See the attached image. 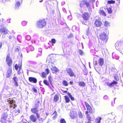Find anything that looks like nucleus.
<instances>
[{"label": "nucleus", "mask_w": 123, "mask_h": 123, "mask_svg": "<svg viewBox=\"0 0 123 123\" xmlns=\"http://www.w3.org/2000/svg\"><path fill=\"white\" fill-rule=\"evenodd\" d=\"M53 54L50 55L47 58L46 63L49 65L51 70L53 73L59 71V70L55 67L54 64L55 60L53 57Z\"/></svg>", "instance_id": "1"}, {"label": "nucleus", "mask_w": 123, "mask_h": 123, "mask_svg": "<svg viewBox=\"0 0 123 123\" xmlns=\"http://www.w3.org/2000/svg\"><path fill=\"white\" fill-rule=\"evenodd\" d=\"M100 39L102 41H99V43L102 45L105 44L107 42L108 37L105 33H101L99 35Z\"/></svg>", "instance_id": "2"}, {"label": "nucleus", "mask_w": 123, "mask_h": 123, "mask_svg": "<svg viewBox=\"0 0 123 123\" xmlns=\"http://www.w3.org/2000/svg\"><path fill=\"white\" fill-rule=\"evenodd\" d=\"M6 100L7 102L9 104L10 107V108H13L14 109L17 107V105H15V100H13L12 98H7Z\"/></svg>", "instance_id": "3"}, {"label": "nucleus", "mask_w": 123, "mask_h": 123, "mask_svg": "<svg viewBox=\"0 0 123 123\" xmlns=\"http://www.w3.org/2000/svg\"><path fill=\"white\" fill-rule=\"evenodd\" d=\"M46 23L44 19L40 20L37 22V26L38 28H42L45 25Z\"/></svg>", "instance_id": "4"}, {"label": "nucleus", "mask_w": 123, "mask_h": 123, "mask_svg": "<svg viewBox=\"0 0 123 123\" xmlns=\"http://www.w3.org/2000/svg\"><path fill=\"white\" fill-rule=\"evenodd\" d=\"M8 117L6 113H3L1 116L0 122L1 123H7V120Z\"/></svg>", "instance_id": "5"}, {"label": "nucleus", "mask_w": 123, "mask_h": 123, "mask_svg": "<svg viewBox=\"0 0 123 123\" xmlns=\"http://www.w3.org/2000/svg\"><path fill=\"white\" fill-rule=\"evenodd\" d=\"M86 5V7H88L90 6V4L89 3L86 2L85 1H82L80 3V6L81 7H83Z\"/></svg>", "instance_id": "6"}, {"label": "nucleus", "mask_w": 123, "mask_h": 123, "mask_svg": "<svg viewBox=\"0 0 123 123\" xmlns=\"http://www.w3.org/2000/svg\"><path fill=\"white\" fill-rule=\"evenodd\" d=\"M117 83V82L116 81H113L111 83H109L108 82H105V85H107L110 87H111L115 85Z\"/></svg>", "instance_id": "7"}, {"label": "nucleus", "mask_w": 123, "mask_h": 123, "mask_svg": "<svg viewBox=\"0 0 123 123\" xmlns=\"http://www.w3.org/2000/svg\"><path fill=\"white\" fill-rule=\"evenodd\" d=\"M67 73L70 77H73L75 76V74L72 70L70 68H68L66 69Z\"/></svg>", "instance_id": "8"}, {"label": "nucleus", "mask_w": 123, "mask_h": 123, "mask_svg": "<svg viewBox=\"0 0 123 123\" xmlns=\"http://www.w3.org/2000/svg\"><path fill=\"white\" fill-rule=\"evenodd\" d=\"M9 31L6 28H2L0 29V33L3 34H7Z\"/></svg>", "instance_id": "9"}, {"label": "nucleus", "mask_w": 123, "mask_h": 123, "mask_svg": "<svg viewBox=\"0 0 123 123\" xmlns=\"http://www.w3.org/2000/svg\"><path fill=\"white\" fill-rule=\"evenodd\" d=\"M86 35L88 36L90 42H92L94 39V37L92 36V33L90 32L88 30L86 32Z\"/></svg>", "instance_id": "10"}, {"label": "nucleus", "mask_w": 123, "mask_h": 123, "mask_svg": "<svg viewBox=\"0 0 123 123\" xmlns=\"http://www.w3.org/2000/svg\"><path fill=\"white\" fill-rule=\"evenodd\" d=\"M6 61L8 65L10 67V65L12 63V61L11 58L9 57V54L7 56Z\"/></svg>", "instance_id": "11"}, {"label": "nucleus", "mask_w": 123, "mask_h": 123, "mask_svg": "<svg viewBox=\"0 0 123 123\" xmlns=\"http://www.w3.org/2000/svg\"><path fill=\"white\" fill-rule=\"evenodd\" d=\"M12 73V67H10L8 68L6 74L7 78H9L11 76Z\"/></svg>", "instance_id": "12"}, {"label": "nucleus", "mask_w": 123, "mask_h": 123, "mask_svg": "<svg viewBox=\"0 0 123 123\" xmlns=\"http://www.w3.org/2000/svg\"><path fill=\"white\" fill-rule=\"evenodd\" d=\"M85 104L87 108V111L89 112L91 114L93 113L92 110L90 105L86 102H85Z\"/></svg>", "instance_id": "13"}, {"label": "nucleus", "mask_w": 123, "mask_h": 123, "mask_svg": "<svg viewBox=\"0 0 123 123\" xmlns=\"http://www.w3.org/2000/svg\"><path fill=\"white\" fill-rule=\"evenodd\" d=\"M70 116L72 119H75L77 116L76 112L74 111H71L70 113Z\"/></svg>", "instance_id": "14"}, {"label": "nucleus", "mask_w": 123, "mask_h": 123, "mask_svg": "<svg viewBox=\"0 0 123 123\" xmlns=\"http://www.w3.org/2000/svg\"><path fill=\"white\" fill-rule=\"evenodd\" d=\"M95 25L97 27H100L102 24V22L99 19L96 20L95 22Z\"/></svg>", "instance_id": "15"}, {"label": "nucleus", "mask_w": 123, "mask_h": 123, "mask_svg": "<svg viewBox=\"0 0 123 123\" xmlns=\"http://www.w3.org/2000/svg\"><path fill=\"white\" fill-rule=\"evenodd\" d=\"M29 80L30 82L34 83H36L37 81L36 78L31 77H29Z\"/></svg>", "instance_id": "16"}, {"label": "nucleus", "mask_w": 123, "mask_h": 123, "mask_svg": "<svg viewBox=\"0 0 123 123\" xmlns=\"http://www.w3.org/2000/svg\"><path fill=\"white\" fill-rule=\"evenodd\" d=\"M38 107L35 106L34 107L31 109V111L33 113H36L38 112Z\"/></svg>", "instance_id": "17"}, {"label": "nucleus", "mask_w": 123, "mask_h": 123, "mask_svg": "<svg viewBox=\"0 0 123 123\" xmlns=\"http://www.w3.org/2000/svg\"><path fill=\"white\" fill-rule=\"evenodd\" d=\"M93 64L94 65V67L95 69L97 72H98V71H99L100 70L99 67V66L98 67V66L97 65V62L96 61L94 62Z\"/></svg>", "instance_id": "18"}, {"label": "nucleus", "mask_w": 123, "mask_h": 123, "mask_svg": "<svg viewBox=\"0 0 123 123\" xmlns=\"http://www.w3.org/2000/svg\"><path fill=\"white\" fill-rule=\"evenodd\" d=\"M89 17V15L88 13H85L83 15V18L85 20H87Z\"/></svg>", "instance_id": "19"}, {"label": "nucleus", "mask_w": 123, "mask_h": 123, "mask_svg": "<svg viewBox=\"0 0 123 123\" xmlns=\"http://www.w3.org/2000/svg\"><path fill=\"white\" fill-rule=\"evenodd\" d=\"M30 118L31 120L33 122H35L37 120L35 116L33 115H31L30 117Z\"/></svg>", "instance_id": "20"}, {"label": "nucleus", "mask_w": 123, "mask_h": 123, "mask_svg": "<svg viewBox=\"0 0 123 123\" xmlns=\"http://www.w3.org/2000/svg\"><path fill=\"white\" fill-rule=\"evenodd\" d=\"M104 63V60L103 58H100L98 60V64L101 66Z\"/></svg>", "instance_id": "21"}, {"label": "nucleus", "mask_w": 123, "mask_h": 123, "mask_svg": "<svg viewBox=\"0 0 123 123\" xmlns=\"http://www.w3.org/2000/svg\"><path fill=\"white\" fill-rule=\"evenodd\" d=\"M112 57L113 59H118L119 58V56L115 54V53H113L112 54Z\"/></svg>", "instance_id": "22"}, {"label": "nucleus", "mask_w": 123, "mask_h": 123, "mask_svg": "<svg viewBox=\"0 0 123 123\" xmlns=\"http://www.w3.org/2000/svg\"><path fill=\"white\" fill-rule=\"evenodd\" d=\"M20 2L19 1H17L15 5V8L16 9H18L19 7L20 6Z\"/></svg>", "instance_id": "23"}, {"label": "nucleus", "mask_w": 123, "mask_h": 123, "mask_svg": "<svg viewBox=\"0 0 123 123\" xmlns=\"http://www.w3.org/2000/svg\"><path fill=\"white\" fill-rule=\"evenodd\" d=\"M50 85L52 86L53 80L51 76L49 75L48 77Z\"/></svg>", "instance_id": "24"}, {"label": "nucleus", "mask_w": 123, "mask_h": 123, "mask_svg": "<svg viewBox=\"0 0 123 123\" xmlns=\"http://www.w3.org/2000/svg\"><path fill=\"white\" fill-rule=\"evenodd\" d=\"M101 119V117H97L95 120L96 123H100Z\"/></svg>", "instance_id": "25"}, {"label": "nucleus", "mask_w": 123, "mask_h": 123, "mask_svg": "<svg viewBox=\"0 0 123 123\" xmlns=\"http://www.w3.org/2000/svg\"><path fill=\"white\" fill-rule=\"evenodd\" d=\"M59 98V97L57 95H55L54 97V101L55 102H56L57 101Z\"/></svg>", "instance_id": "26"}, {"label": "nucleus", "mask_w": 123, "mask_h": 123, "mask_svg": "<svg viewBox=\"0 0 123 123\" xmlns=\"http://www.w3.org/2000/svg\"><path fill=\"white\" fill-rule=\"evenodd\" d=\"M53 116L52 117V118L53 119H55L57 116V112L56 111H55L54 113L53 114Z\"/></svg>", "instance_id": "27"}, {"label": "nucleus", "mask_w": 123, "mask_h": 123, "mask_svg": "<svg viewBox=\"0 0 123 123\" xmlns=\"http://www.w3.org/2000/svg\"><path fill=\"white\" fill-rule=\"evenodd\" d=\"M80 86H85V83L83 82H79L78 83Z\"/></svg>", "instance_id": "28"}, {"label": "nucleus", "mask_w": 123, "mask_h": 123, "mask_svg": "<svg viewBox=\"0 0 123 123\" xmlns=\"http://www.w3.org/2000/svg\"><path fill=\"white\" fill-rule=\"evenodd\" d=\"M65 98V99L66 102V103H68L70 101V100L69 98L67 96H64Z\"/></svg>", "instance_id": "29"}, {"label": "nucleus", "mask_w": 123, "mask_h": 123, "mask_svg": "<svg viewBox=\"0 0 123 123\" xmlns=\"http://www.w3.org/2000/svg\"><path fill=\"white\" fill-rule=\"evenodd\" d=\"M25 38L27 40L29 41L31 39V37L30 36L27 35L25 36Z\"/></svg>", "instance_id": "30"}, {"label": "nucleus", "mask_w": 123, "mask_h": 123, "mask_svg": "<svg viewBox=\"0 0 123 123\" xmlns=\"http://www.w3.org/2000/svg\"><path fill=\"white\" fill-rule=\"evenodd\" d=\"M27 48L29 50L31 51H33L34 49V48L33 46H30L29 47H27Z\"/></svg>", "instance_id": "31"}, {"label": "nucleus", "mask_w": 123, "mask_h": 123, "mask_svg": "<svg viewBox=\"0 0 123 123\" xmlns=\"http://www.w3.org/2000/svg\"><path fill=\"white\" fill-rule=\"evenodd\" d=\"M22 38V37L21 35H18L17 37V39L18 41L19 42H21Z\"/></svg>", "instance_id": "32"}, {"label": "nucleus", "mask_w": 123, "mask_h": 123, "mask_svg": "<svg viewBox=\"0 0 123 123\" xmlns=\"http://www.w3.org/2000/svg\"><path fill=\"white\" fill-rule=\"evenodd\" d=\"M99 13L100 14H101L104 16H106V14L104 12L103 10H99Z\"/></svg>", "instance_id": "33"}, {"label": "nucleus", "mask_w": 123, "mask_h": 123, "mask_svg": "<svg viewBox=\"0 0 123 123\" xmlns=\"http://www.w3.org/2000/svg\"><path fill=\"white\" fill-rule=\"evenodd\" d=\"M121 45L118 44V43H117L115 44V47L117 49H119Z\"/></svg>", "instance_id": "34"}, {"label": "nucleus", "mask_w": 123, "mask_h": 123, "mask_svg": "<svg viewBox=\"0 0 123 123\" xmlns=\"http://www.w3.org/2000/svg\"><path fill=\"white\" fill-rule=\"evenodd\" d=\"M68 95L70 98L73 101L74 100V98L72 97L71 94L69 93H68Z\"/></svg>", "instance_id": "35"}, {"label": "nucleus", "mask_w": 123, "mask_h": 123, "mask_svg": "<svg viewBox=\"0 0 123 123\" xmlns=\"http://www.w3.org/2000/svg\"><path fill=\"white\" fill-rule=\"evenodd\" d=\"M43 82L46 85L49 86V84L48 81L47 80H43Z\"/></svg>", "instance_id": "36"}, {"label": "nucleus", "mask_w": 123, "mask_h": 123, "mask_svg": "<svg viewBox=\"0 0 123 123\" xmlns=\"http://www.w3.org/2000/svg\"><path fill=\"white\" fill-rule=\"evenodd\" d=\"M106 27H108L110 26L109 23L107 21H105L104 23Z\"/></svg>", "instance_id": "37"}, {"label": "nucleus", "mask_w": 123, "mask_h": 123, "mask_svg": "<svg viewBox=\"0 0 123 123\" xmlns=\"http://www.w3.org/2000/svg\"><path fill=\"white\" fill-rule=\"evenodd\" d=\"M22 70L21 68V66H20L19 67V70L18 71V74H20L22 72Z\"/></svg>", "instance_id": "38"}, {"label": "nucleus", "mask_w": 123, "mask_h": 123, "mask_svg": "<svg viewBox=\"0 0 123 123\" xmlns=\"http://www.w3.org/2000/svg\"><path fill=\"white\" fill-rule=\"evenodd\" d=\"M78 115L79 118H82L83 117L82 114L80 111H79L78 113Z\"/></svg>", "instance_id": "39"}, {"label": "nucleus", "mask_w": 123, "mask_h": 123, "mask_svg": "<svg viewBox=\"0 0 123 123\" xmlns=\"http://www.w3.org/2000/svg\"><path fill=\"white\" fill-rule=\"evenodd\" d=\"M15 75V74L14 75V77L12 78V79H13L14 81V82H16L18 81V78L16 77L15 76H14Z\"/></svg>", "instance_id": "40"}, {"label": "nucleus", "mask_w": 123, "mask_h": 123, "mask_svg": "<svg viewBox=\"0 0 123 123\" xmlns=\"http://www.w3.org/2000/svg\"><path fill=\"white\" fill-rule=\"evenodd\" d=\"M62 83L63 85L64 86H67L68 85L67 82L65 80L63 81Z\"/></svg>", "instance_id": "41"}, {"label": "nucleus", "mask_w": 123, "mask_h": 123, "mask_svg": "<svg viewBox=\"0 0 123 123\" xmlns=\"http://www.w3.org/2000/svg\"><path fill=\"white\" fill-rule=\"evenodd\" d=\"M107 3L108 4H114L115 3V1L113 0H108Z\"/></svg>", "instance_id": "42"}, {"label": "nucleus", "mask_w": 123, "mask_h": 123, "mask_svg": "<svg viewBox=\"0 0 123 123\" xmlns=\"http://www.w3.org/2000/svg\"><path fill=\"white\" fill-rule=\"evenodd\" d=\"M107 11L109 13H111L112 12V10L111 8L110 7H109L107 9Z\"/></svg>", "instance_id": "43"}, {"label": "nucleus", "mask_w": 123, "mask_h": 123, "mask_svg": "<svg viewBox=\"0 0 123 123\" xmlns=\"http://www.w3.org/2000/svg\"><path fill=\"white\" fill-rule=\"evenodd\" d=\"M90 52L93 55H94V54H95V50L93 49H91L90 50Z\"/></svg>", "instance_id": "44"}, {"label": "nucleus", "mask_w": 123, "mask_h": 123, "mask_svg": "<svg viewBox=\"0 0 123 123\" xmlns=\"http://www.w3.org/2000/svg\"><path fill=\"white\" fill-rule=\"evenodd\" d=\"M27 23L26 21H23L22 22L21 24L23 26H24L26 25Z\"/></svg>", "instance_id": "45"}, {"label": "nucleus", "mask_w": 123, "mask_h": 123, "mask_svg": "<svg viewBox=\"0 0 123 123\" xmlns=\"http://www.w3.org/2000/svg\"><path fill=\"white\" fill-rule=\"evenodd\" d=\"M79 54L81 55H83L84 54V53L83 51L80 49L79 50Z\"/></svg>", "instance_id": "46"}, {"label": "nucleus", "mask_w": 123, "mask_h": 123, "mask_svg": "<svg viewBox=\"0 0 123 123\" xmlns=\"http://www.w3.org/2000/svg\"><path fill=\"white\" fill-rule=\"evenodd\" d=\"M34 43L37 44H38L39 43V41L38 39H36L34 41Z\"/></svg>", "instance_id": "47"}, {"label": "nucleus", "mask_w": 123, "mask_h": 123, "mask_svg": "<svg viewBox=\"0 0 123 123\" xmlns=\"http://www.w3.org/2000/svg\"><path fill=\"white\" fill-rule=\"evenodd\" d=\"M60 123H66L64 119H61L60 121Z\"/></svg>", "instance_id": "48"}, {"label": "nucleus", "mask_w": 123, "mask_h": 123, "mask_svg": "<svg viewBox=\"0 0 123 123\" xmlns=\"http://www.w3.org/2000/svg\"><path fill=\"white\" fill-rule=\"evenodd\" d=\"M86 117L87 119L89 120V121H90L91 120V117L89 114H87L86 115Z\"/></svg>", "instance_id": "49"}, {"label": "nucleus", "mask_w": 123, "mask_h": 123, "mask_svg": "<svg viewBox=\"0 0 123 123\" xmlns=\"http://www.w3.org/2000/svg\"><path fill=\"white\" fill-rule=\"evenodd\" d=\"M40 39L43 42L45 41V39L43 37H40Z\"/></svg>", "instance_id": "50"}, {"label": "nucleus", "mask_w": 123, "mask_h": 123, "mask_svg": "<svg viewBox=\"0 0 123 123\" xmlns=\"http://www.w3.org/2000/svg\"><path fill=\"white\" fill-rule=\"evenodd\" d=\"M19 66L17 64H16L15 66V68L16 70H17L18 68L19 69Z\"/></svg>", "instance_id": "51"}, {"label": "nucleus", "mask_w": 123, "mask_h": 123, "mask_svg": "<svg viewBox=\"0 0 123 123\" xmlns=\"http://www.w3.org/2000/svg\"><path fill=\"white\" fill-rule=\"evenodd\" d=\"M83 73L85 75H87L88 74L87 72V71L86 70L83 71Z\"/></svg>", "instance_id": "52"}, {"label": "nucleus", "mask_w": 123, "mask_h": 123, "mask_svg": "<svg viewBox=\"0 0 123 123\" xmlns=\"http://www.w3.org/2000/svg\"><path fill=\"white\" fill-rule=\"evenodd\" d=\"M51 41L52 43L54 44L56 42L55 40L54 39H52L51 40Z\"/></svg>", "instance_id": "53"}, {"label": "nucleus", "mask_w": 123, "mask_h": 123, "mask_svg": "<svg viewBox=\"0 0 123 123\" xmlns=\"http://www.w3.org/2000/svg\"><path fill=\"white\" fill-rule=\"evenodd\" d=\"M68 20H71L72 19V17L70 15L68 16Z\"/></svg>", "instance_id": "54"}, {"label": "nucleus", "mask_w": 123, "mask_h": 123, "mask_svg": "<svg viewBox=\"0 0 123 123\" xmlns=\"http://www.w3.org/2000/svg\"><path fill=\"white\" fill-rule=\"evenodd\" d=\"M43 78H45L46 77L45 73L44 72H43L41 74Z\"/></svg>", "instance_id": "55"}, {"label": "nucleus", "mask_w": 123, "mask_h": 123, "mask_svg": "<svg viewBox=\"0 0 123 123\" xmlns=\"http://www.w3.org/2000/svg\"><path fill=\"white\" fill-rule=\"evenodd\" d=\"M73 34L71 33H70L68 36V38H70L72 37H73Z\"/></svg>", "instance_id": "56"}, {"label": "nucleus", "mask_w": 123, "mask_h": 123, "mask_svg": "<svg viewBox=\"0 0 123 123\" xmlns=\"http://www.w3.org/2000/svg\"><path fill=\"white\" fill-rule=\"evenodd\" d=\"M38 120L39 121L41 122H43V121H44V119L42 118H40Z\"/></svg>", "instance_id": "57"}, {"label": "nucleus", "mask_w": 123, "mask_h": 123, "mask_svg": "<svg viewBox=\"0 0 123 123\" xmlns=\"http://www.w3.org/2000/svg\"><path fill=\"white\" fill-rule=\"evenodd\" d=\"M41 54H42L41 52L39 53L37 55V57H38L39 56H41Z\"/></svg>", "instance_id": "58"}, {"label": "nucleus", "mask_w": 123, "mask_h": 123, "mask_svg": "<svg viewBox=\"0 0 123 123\" xmlns=\"http://www.w3.org/2000/svg\"><path fill=\"white\" fill-rule=\"evenodd\" d=\"M32 90H33V91L37 93V90L35 89L33 87L32 88Z\"/></svg>", "instance_id": "59"}, {"label": "nucleus", "mask_w": 123, "mask_h": 123, "mask_svg": "<svg viewBox=\"0 0 123 123\" xmlns=\"http://www.w3.org/2000/svg\"><path fill=\"white\" fill-rule=\"evenodd\" d=\"M18 81L13 82V83L15 86H18V84L17 83Z\"/></svg>", "instance_id": "60"}, {"label": "nucleus", "mask_w": 123, "mask_h": 123, "mask_svg": "<svg viewBox=\"0 0 123 123\" xmlns=\"http://www.w3.org/2000/svg\"><path fill=\"white\" fill-rule=\"evenodd\" d=\"M12 38H15V37L13 35L12 36H9V39H12Z\"/></svg>", "instance_id": "61"}, {"label": "nucleus", "mask_w": 123, "mask_h": 123, "mask_svg": "<svg viewBox=\"0 0 123 123\" xmlns=\"http://www.w3.org/2000/svg\"><path fill=\"white\" fill-rule=\"evenodd\" d=\"M37 113H36V116L37 117V118H40V116Z\"/></svg>", "instance_id": "62"}, {"label": "nucleus", "mask_w": 123, "mask_h": 123, "mask_svg": "<svg viewBox=\"0 0 123 123\" xmlns=\"http://www.w3.org/2000/svg\"><path fill=\"white\" fill-rule=\"evenodd\" d=\"M104 98L105 99H107L108 98V97L107 95H105L104 97Z\"/></svg>", "instance_id": "63"}, {"label": "nucleus", "mask_w": 123, "mask_h": 123, "mask_svg": "<svg viewBox=\"0 0 123 123\" xmlns=\"http://www.w3.org/2000/svg\"><path fill=\"white\" fill-rule=\"evenodd\" d=\"M90 2H91L92 5H93V3L95 2V0H89Z\"/></svg>", "instance_id": "64"}]
</instances>
